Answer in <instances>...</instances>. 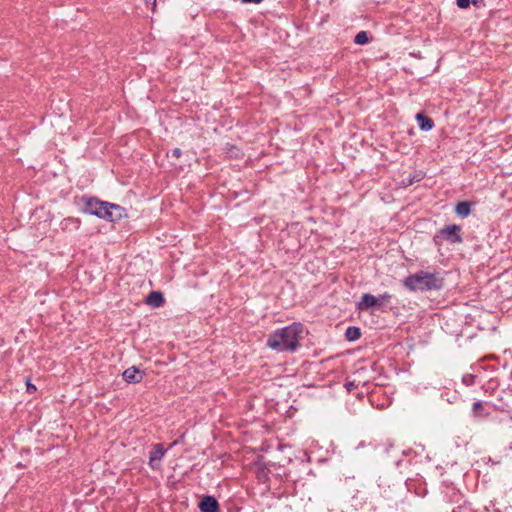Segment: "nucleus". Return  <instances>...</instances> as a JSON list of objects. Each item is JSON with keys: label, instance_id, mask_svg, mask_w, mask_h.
Listing matches in <instances>:
<instances>
[{"label": "nucleus", "instance_id": "f257e3e1", "mask_svg": "<svg viewBox=\"0 0 512 512\" xmlns=\"http://www.w3.org/2000/svg\"><path fill=\"white\" fill-rule=\"evenodd\" d=\"M302 333V324L292 323L271 333L267 347L277 352H295L300 347Z\"/></svg>", "mask_w": 512, "mask_h": 512}, {"label": "nucleus", "instance_id": "f03ea898", "mask_svg": "<svg viewBox=\"0 0 512 512\" xmlns=\"http://www.w3.org/2000/svg\"><path fill=\"white\" fill-rule=\"evenodd\" d=\"M404 285L411 291L439 290L443 286V279L435 273L420 271L406 277Z\"/></svg>", "mask_w": 512, "mask_h": 512}, {"label": "nucleus", "instance_id": "7ed1b4c3", "mask_svg": "<svg viewBox=\"0 0 512 512\" xmlns=\"http://www.w3.org/2000/svg\"><path fill=\"white\" fill-rule=\"evenodd\" d=\"M85 211L91 215L114 222L122 218L123 209L119 205L88 199Z\"/></svg>", "mask_w": 512, "mask_h": 512}, {"label": "nucleus", "instance_id": "20e7f679", "mask_svg": "<svg viewBox=\"0 0 512 512\" xmlns=\"http://www.w3.org/2000/svg\"><path fill=\"white\" fill-rule=\"evenodd\" d=\"M461 227L456 224L448 225L439 231V235L450 243H461L463 241L460 235Z\"/></svg>", "mask_w": 512, "mask_h": 512}, {"label": "nucleus", "instance_id": "39448f33", "mask_svg": "<svg viewBox=\"0 0 512 512\" xmlns=\"http://www.w3.org/2000/svg\"><path fill=\"white\" fill-rule=\"evenodd\" d=\"M166 450L164 449L162 444H155L152 450L149 453V466L153 470H158L160 468V462L163 459Z\"/></svg>", "mask_w": 512, "mask_h": 512}, {"label": "nucleus", "instance_id": "423d86ee", "mask_svg": "<svg viewBox=\"0 0 512 512\" xmlns=\"http://www.w3.org/2000/svg\"><path fill=\"white\" fill-rule=\"evenodd\" d=\"M122 376L127 383H139L142 381L144 373L137 369L135 366H132L127 368L123 372Z\"/></svg>", "mask_w": 512, "mask_h": 512}, {"label": "nucleus", "instance_id": "0eeeda50", "mask_svg": "<svg viewBox=\"0 0 512 512\" xmlns=\"http://www.w3.org/2000/svg\"><path fill=\"white\" fill-rule=\"evenodd\" d=\"M201 512H219V505L217 500L212 496H205L199 503Z\"/></svg>", "mask_w": 512, "mask_h": 512}, {"label": "nucleus", "instance_id": "6e6552de", "mask_svg": "<svg viewBox=\"0 0 512 512\" xmlns=\"http://www.w3.org/2000/svg\"><path fill=\"white\" fill-rule=\"evenodd\" d=\"M380 299L376 296L366 293L363 294L361 301L358 303L359 310H367L371 307L378 306Z\"/></svg>", "mask_w": 512, "mask_h": 512}, {"label": "nucleus", "instance_id": "1a4fd4ad", "mask_svg": "<svg viewBox=\"0 0 512 512\" xmlns=\"http://www.w3.org/2000/svg\"><path fill=\"white\" fill-rule=\"evenodd\" d=\"M80 224H81V221L79 218L67 217L61 221L60 227L63 231L71 232V231H75V230L79 229Z\"/></svg>", "mask_w": 512, "mask_h": 512}, {"label": "nucleus", "instance_id": "9d476101", "mask_svg": "<svg viewBox=\"0 0 512 512\" xmlns=\"http://www.w3.org/2000/svg\"><path fill=\"white\" fill-rule=\"evenodd\" d=\"M146 303L153 308H159L164 303L163 294L159 291H152L146 298Z\"/></svg>", "mask_w": 512, "mask_h": 512}, {"label": "nucleus", "instance_id": "9b49d317", "mask_svg": "<svg viewBox=\"0 0 512 512\" xmlns=\"http://www.w3.org/2000/svg\"><path fill=\"white\" fill-rule=\"evenodd\" d=\"M416 121H417L420 129L423 130V131H429L434 126L433 120L428 118V117H426V116H424L421 113H418L416 115Z\"/></svg>", "mask_w": 512, "mask_h": 512}, {"label": "nucleus", "instance_id": "f8f14e48", "mask_svg": "<svg viewBox=\"0 0 512 512\" xmlns=\"http://www.w3.org/2000/svg\"><path fill=\"white\" fill-rule=\"evenodd\" d=\"M455 212L458 216L465 218L471 213V205L468 202H459L456 205Z\"/></svg>", "mask_w": 512, "mask_h": 512}, {"label": "nucleus", "instance_id": "ddd939ff", "mask_svg": "<svg viewBox=\"0 0 512 512\" xmlns=\"http://www.w3.org/2000/svg\"><path fill=\"white\" fill-rule=\"evenodd\" d=\"M345 336L349 341H355L361 336L360 329L358 327L350 326L347 328Z\"/></svg>", "mask_w": 512, "mask_h": 512}, {"label": "nucleus", "instance_id": "4468645a", "mask_svg": "<svg viewBox=\"0 0 512 512\" xmlns=\"http://www.w3.org/2000/svg\"><path fill=\"white\" fill-rule=\"evenodd\" d=\"M472 414L476 418L483 417V416L487 415L484 413V407H483V403L481 401H476L473 403Z\"/></svg>", "mask_w": 512, "mask_h": 512}, {"label": "nucleus", "instance_id": "2eb2a0df", "mask_svg": "<svg viewBox=\"0 0 512 512\" xmlns=\"http://www.w3.org/2000/svg\"><path fill=\"white\" fill-rule=\"evenodd\" d=\"M354 42L357 45H365L369 42V37L366 31H360L356 34Z\"/></svg>", "mask_w": 512, "mask_h": 512}, {"label": "nucleus", "instance_id": "dca6fc26", "mask_svg": "<svg viewBox=\"0 0 512 512\" xmlns=\"http://www.w3.org/2000/svg\"><path fill=\"white\" fill-rule=\"evenodd\" d=\"M377 298L380 299V303L378 304V306H380V305L384 304L385 302H387L391 298V296L388 293H384L382 295H379Z\"/></svg>", "mask_w": 512, "mask_h": 512}, {"label": "nucleus", "instance_id": "f3484780", "mask_svg": "<svg viewBox=\"0 0 512 512\" xmlns=\"http://www.w3.org/2000/svg\"><path fill=\"white\" fill-rule=\"evenodd\" d=\"M377 298L380 299V303L378 304V306H380V305L384 304L385 302H387L391 298V296L388 293H384L382 295H379Z\"/></svg>", "mask_w": 512, "mask_h": 512}, {"label": "nucleus", "instance_id": "a211bd4d", "mask_svg": "<svg viewBox=\"0 0 512 512\" xmlns=\"http://www.w3.org/2000/svg\"><path fill=\"white\" fill-rule=\"evenodd\" d=\"M457 5L460 8H468L470 5V0H457Z\"/></svg>", "mask_w": 512, "mask_h": 512}, {"label": "nucleus", "instance_id": "6ab92c4d", "mask_svg": "<svg viewBox=\"0 0 512 512\" xmlns=\"http://www.w3.org/2000/svg\"><path fill=\"white\" fill-rule=\"evenodd\" d=\"M463 382L466 385H472L474 383V376L473 375H466L463 377Z\"/></svg>", "mask_w": 512, "mask_h": 512}, {"label": "nucleus", "instance_id": "aec40b11", "mask_svg": "<svg viewBox=\"0 0 512 512\" xmlns=\"http://www.w3.org/2000/svg\"><path fill=\"white\" fill-rule=\"evenodd\" d=\"M181 153L182 152H181V150L179 148H174L172 150V155L175 156V157H180Z\"/></svg>", "mask_w": 512, "mask_h": 512}, {"label": "nucleus", "instance_id": "412c9836", "mask_svg": "<svg viewBox=\"0 0 512 512\" xmlns=\"http://www.w3.org/2000/svg\"><path fill=\"white\" fill-rule=\"evenodd\" d=\"M36 390V387L30 383L27 384V391L29 393H33Z\"/></svg>", "mask_w": 512, "mask_h": 512}, {"label": "nucleus", "instance_id": "4be33fe9", "mask_svg": "<svg viewBox=\"0 0 512 512\" xmlns=\"http://www.w3.org/2000/svg\"><path fill=\"white\" fill-rule=\"evenodd\" d=\"M243 3H255V4H258L260 3L262 0H241Z\"/></svg>", "mask_w": 512, "mask_h": 512}, {"label": "nucleus", "instance_id": "5701e85b", "mask_svg": "<svg viewBox=\"0 0 512 512\" xmlns=\"http://www.w3.org/2000/svg\"><path fill=\"white\" fill-rule=\"evenodd\" d=\"M147 4L151 3L153 6L156 5V0H145Z\"/></svg>", "mask_w": 512, "mask_h": 512}, {"label": "nucleus", "instance_id": "b1692460", "mask_svg": "<svg viewBox=\"0 0 512 512\" xmlns=\"http://www.w3.org/2000/svg\"><path fill=\"white\" fill-rule=\"evenodd\" d=\"M352 386H353V383L347 384V389L350 390L352 388Z\"/></svg>", "mask_w": 512, "mask_h": 512}]
</instances>
